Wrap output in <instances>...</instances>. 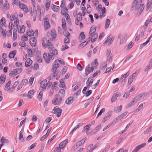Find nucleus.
I'll return each mask as SVG.
<instances>
[{
	"label": "nucleus",
	"instance_id": "45",
	"mask_svg": "<svg viewBox=\"0 0 152 152\" xmlns=\"http://www.w3.org/2000/svg\"><path fill=\"white\" fill-rule=\"evenodd\" d=\"M17 75L20 73L22 70V68H17L15 69H14Z\"/></svg>",
	"mask_w": 152,
	"mask_h": 152
},
{
	"label": "nucleus",
	"instance_id": "23",
	"mask_svg": "<svg viewBox=\"0 0 152 152\" xmlns=\"http://www.w3.org/2000/svg\"><path fill=\"white\" fill-rule=\"evenodd\" d=\"M73 98L70 97L68 98L66 101V103L69 105L72 104L74 101Z\"/></svg>",
	"mask_w": 152,
	"mask_h": 152
},
{
	"label": "nucleus",
	"instance_id": "59",
	"mask_svg": "<svg viewBox=\"0 0 152 152\" xmlns=\"http://www.w3.org/2000/svg\"><path fill=\"white\" fill-rule=\"evenodd\" d=\"M64 15L66 20H68L69 22H71V19L70 18V16L68 13H66Z\"/></svg>",
	"mask_w": 152,
	"mask_h": 152
},
{
	"label": "nucleus",
	"instance_id": "9",
	"mask_svg": "<svg viewBox=\"0 0 152 152\" xmlns=\"http://www.w3.org/2000/svg\"><path fill=\"white\" fill-rule=\"evenodd\" d=\"M62 100V98L59 97V98H55L52 100L53 103L54 105H56L61 103Z\"/></svg>",
	"mask_w": 152,
	"mask_h": 152
},
{
	"label": "nucleus",
	"instance_id": "1",
	"mask_svg": "<svg viewBox=\"0 0 152 152\" xmlns=\"http://www.w3.org/2000/svg\"><path fill=\"white\" fill-rule=\"evenodd\" d=\"M142 0H134L132 4V8L136 11H137V14L140 15L142 12L144 7V4H142Z\"/></svg>",
	"mask_w": 152,
	"mask_h": 152
},
{
	"label": "nucleus",
	"instance_id": "34",
	"mask_svg": "<svg viewBox=\"0 0 152 152\" xmlns=\"http://www.w3.org/2000/svg\"><path fill=\"white\" fill-rule=\"evenodd\" d=\"M62 27L63 29L65 30L66 28V23L64 18H62Z\"/></svg>",
	"mask_w": 152,
	"mask_h": 152
},
{
	"label": "nucleus",
	"instance_id": "19",
	"mask_svg": "<svg viewBox=\"0 0 152 152\" xmlns=\"http://www.w3.org/2000/svg\"><path fill=\"white\" fill-rule=\"evenodd\" d=\"M68 142V140L67 139L62 142L59 144V146L60 148L63 149L66 145Z\"/></svg>",
	"mask_w": 152,
	"mask_h": 152
},
{
	"label": "nucleus",
	"instance_id": "28",
	"mask_svg": "<svg viewBox=\"0 0 152 152\" xmlns=\"http://www.w3.org/2000/svg\"><path fill=\"white\" fill-rule=\"evenodd\" d=\"M129 72H127L126 74L123 75L120 79V80L121 81H123L125 80V78L129 75Z\"/></svg>",
	"mask_w": 152,
	"mask_h": 152
},
{
	"label": "nucleus",
	"instance_id": "35",
	"mask_svg": "<svg viewBox=\"0 0 152 152\" xmlns=\"http://www.w3.org/2000/svg\"><path fill=\"white\" fill-rule=\"evenodd\" d=\"M50 5V1L49 0H46L45 8L46 10H48Z\"/></svg>",
	"mask_w": 152,
	"mask_h": 152
},
{
	"label": "nucleus",
	"instance_id": "44",
	"mask_svg": "<svg viewBox=\"0 0 152 152\" xmlns=\"http://www.w3.org/2000/svg\"><path fill=\"white\" fill-rule=\"evenodd\" d=\"M67 67L66 66H64L62 69V70L60 72L61 74L62 75H64V74L67 71Z\"/></svg>",
	"mask_w": 152,
	"mask_h": 152
},
{
	"label": "nucleus",
	"instance_id": "58",
	"mask_svg": "<svg viewBox=\"0 0 152 152\" xmlns=\"http://www.w3.org/2000/svg\"><path fill=\"white\" fill-rule=\"evenodd\" d=\"M82 145V142H80V141H79L77 142L76 145H74V148H75L76 147V148H77V147H79Z\"/></svg>",
	"mask_w": 152,
	"mask_h": 152
},
{
	"label": "nucleus",
	"instance_id": "60",
	"mask_svg": "<svg viewBox=\"0 0 152 152\" xmlns=\"http://www.w3.org/2000/svg\"><path fill=\"white\" fill-rule=\"evenodd\" d=\"M77 17L76 18H78V20H82V14L81 13L79 12V13L77 15Z\"/></svg>",
	"mask_w": 152,
	"mask_h": 152
},
{
	"label": "nucleus",
	"instance_id": "10",
	"mask_svg": "<svg viewBox=\"0 0 152 152\" xmlns=\"http://www.w3.org/2000/svg\"><path fill=\"white\" fill-rule=\"evenodd\" d=\"M146 145V143H143L137 146L132 152H137L141 148L144 147Z\"/></svg>",
	"mask_w": 152,
	"mask_h": 152
},
{
	"label": "nucleus",
	"instance_id": "63",
	"mask_svg": "<svg viewBox=\"0 0 152 152\" xmlns=\"http://www.w3.org/2000/svg\"><path fill=\"white\" fill-rule=\"evenodd\" d=\"M69 39L68 37H65L64 39V42L65 45L69 43Z\"/></svg>",
	"mask_w": 152,
	"mask_h": 152
},
{
	"label": "nucleus",
	"instance_id": "11",
	"mask_svg": "<svg viewBox=\"0 0 152 152\" xmlns=\"http://www.w3.org/2000/svg\"><path fill=\"white\" fill-rule=\"evenodd\" d=\"M137 101V99L135 97L132 99L131 102L128 104V105L126 106V108H128L133 106L134 104L136 103Z\"/></svg>",
	"mask_w": 152,
	"mask_h": 152
},
{
	"label": "nucleus",
	"instance_id": "31",
	"mask_svg": "<svg viewBox=\"0 0 152 152\" xmlns=\"http://www.w3.org/2000/svg\"><path fill=\"white\" fill-rule=\"evenodd\" d=\"M27 34L28 35L29 37L33 36L34 34V33L33 31L31 29H28L27 31Z\"/></svg>",
	"mask_w": 152,
	"mask_h": 152
},
{
	"label": "nucleus",
	"instance_id": "57",
	"mask_svg": "<svg viewBox=\"0 0 152 152\" xmlns=\"http://www.w3.org/2000/svg\"><path fill=\"white\" fill-rule=\"evenodd\" d=\"M19 81L18 80L16 81L12 85V88L13 89H14L16 87L18 84Z\"/></svg>",
	"mask_w": 152,
	"mask_h": 152
},
{
	"label": "nucleus",
	"instance_id": "20",
	"mask_svg": "<svg viewBox=\"0 0 152 152\" xmlns=\"http://www.w3.org/2000/svg\"><path fill=\"white\" fill-rule=\"evenodd\" d=\"M46 43H47L48 47L49 50L54 48V46L53 44L49 40L46 41Z\"/></svg>",
	"mask_w": 152,
	"mask_h": 152
},
{
	"label": "nucleus",
	"instance_id": "38",
	"mask_svg": "<svg viewBox=\"0 0 152 152\" xmlns=\"http://www.w3.org/2000/svg\"><path fill=\"white\" fill-rule=\"evenodd\" d=\"M59 6H56L54 5H53V7L52 8V10L55 12H57L59 10Z\"/></svg>",
	"mask_w": 152,
	"mask_h": 152
},
{
	"label": "nucleus",
	"instance_id": "12",
	"mask_svg": "<svg viewBox=\"0 0 152 152\" xmlns=\"http://www.w3.org/2000/svg\"><path fill=\"white\" fill-rule=\"evenodd\" d=\"M19 8L23 10L25 12L27 13L28 12V10L27 7L23 4H20L19 5Z\"/></svg>",
	"mask_w": 152,
	"mask_h": 152
},
{
	"label": "nucleus",
	"instance_id": "7",
	"mask_svg": "<svg viewBox=\"0 0 152 152\" xmlns=\"http://www.w3.org/2000/svg\"><path fill=\"white\" fill-rule=\"evenodd\" d=\"M43 57L45 60V61L48 63H49L51 59H54V58H52V56H49V54H48V56L47 54L46 53H45L43 55Z\"/></svg>",
	"mask_w": 152,
	"mask_h": 152
},
{
	"label": "nucleus",
	"instance_id": "37",
	"mask_svg": "<svg viewBox=\"0 0 152 152\" xmlns=\"http://www.w3.org/2000/svg\"><path fill=\"white\" fill-rule=\"evenodd\" d=\"M19 139L23 142L24 141V139L22 134V132L21 131H20L19 132Z\"/></svg>",
	"mask_w": 152,
	"mask_h": 152
},
{
	"label": "nucleus",
	"instance_id": "32",
	"mask_svg": "<svg viewBox=\"0 0 152 152\" xmlns=\"http://www.w3.org/2000/svg\"><path fill=\"white\" fill-rule=\"evenodd\" d=\"M122 106L121 105L118 107H117L114 108V111L116 113H118L120 112L122 109Z\"/></svg>",
	"mask_w": 152,
	"mask_h": 152
},
{
	"label": "nucleus",
	"instance_id": "21",
	"mask_svg": "<svg viewBox=\"0 0 152 152\" xmlns=\"http://www.w3.org/2000/svg\"><path fill=\"white\" fill-rule=\"evenodd\" d=\"M34 94V91L33 90L29 91L28 93V99H31Z\"/></svg>",
	"mask_w": 152,
	"mask_h": 152
},
{
	"label": "nucleus",
	"instance_id": "4",
	"mask_svg": "<svg viewBox=\"0 0 152 152\" xmlns=\"http://www.w3.org/2000/svg\"><path fill=\"white\" fill-rule=\"evenodd\" d=\"M48 54L50 57L51 56L52 58H54L55 56L58 55V52L56 49H53L49 50Z\"/></svg>",
	"mask_w": 152,
	"mask_h": 152
},
{
	"label": "nucleus",
	"instance_id": "49",
	"mask_svg": "<svg viewBox=\"0 0 152 152\" xmlns=\"http://www.w3.org/2000/svg\"><path fill=\"white\" fill-rule=\"evenodd\" d=\"M14 23L16 25V28H18V24H19V20L18 17L15 18Z\"/></svg>",
	"mask_w": 152,
	"mask_h": 152
},
{
	"label": "nucleus",
	"instance_id": "2",
	"mask_svg": "<svg viewBox=\"0 0 152 152\" xmlns=\"http://www.w3.org/2000/svg\"><path fill=\"white\" fill-rule=\"evenodd\" d=\"M98 65V63L97 61V59H95L94 62L92 63L91 67H89V65H88L87 67H86L85 69L86 75H87L91 72H93L94 69L96 68V66Z\"/></svg>",
	"mask_w": 152,
	"mask_h": 152
},
{
	"label": "nucleus",
	"instance_id": "64",
	"mask_svg": "<svg viewBox=\"0 0 152 152\" xmlns=\"http://www.w3.org/2000/svg\"><path fill=\"white\" fill-rule=\"evenodd\" d=\"M128 150L127 149L124 150L123 148H121L119 149L117 152H127Z\"/></svg>",
	"mask_w": 152,
	"mask_h": 152
},
{
	"label": "nucleus",
	"instance_id": "52",
	"mask_svg": "<svg viewBox=\"0 0 152 152\" xmlns=\"http://www.w3.org/2000/svg\"><path fill=\"white\" fill-rule=\"evenodd\" d=\"M47 41L46 39L44 37L42 39V45L45 48H46L47 46V44L46 43V41Z\"/></svg>",
	"mask_w": 152,
	"mask_h": 152
},
{
	"label": "nucleus",
	"instance_id": "54",
	"mask_svg": "<svg viewBox=\"0 0 152 152\" xmlns=\"http://www.w3.org/2000/svg\"><path fill=\"white\" fill-rule=\"evenodd\" d=\"M107 66V64L105 62H102L100 68L102 69H105Z\"/></svg>",
	"mask_w": 152,
	"mask_h": 152
},
{
	"label": "nucleus",
	"instance_id": "27",
	"mask_svg": "<svg viewBox=\"0 0 152 152\" xmlns=\"http://www.w3.org/2000/svg\"><path fill=\"white\" fill-rule=\"evenodd\" d=\"M11 81L10 80L6 84L4 88V90L5 91H8L10 88V85L11 83Z\"/></svg>",
	"mask_w": 152,
	"mask_h": 152
},
{
	"label": "nucleus",
	"instance_id": "47",
	"mask_svg": "<svg viewBox=\"0 0 152 152\" xmlns=\"http://www.w3.org/2000/svg\"><path fill=\"white\" fill-rule=\"evenodd\" d=\"M99 81L100 79L98 80L97 81L96 83L92 86L91 88L92 89H95L97 86L99 82Z\"/></svg>",
	"mask_w": 152,
	"mask_h": 152
},
{
	"label": "nucleus",
	"instance_id": "18",
	"mask_svg": "<svg viewBox=\"0 0 152 152\" xmlns=\"http://www.w3.org/2000/svg\"><path fill=\"white\" fill-rule=\"evenodd\" d=\"M127 112L126 111L124 113L122 114L117 116L116 118V120L117 122L120 120L122 118L124 117L127 114Z\"/></svg>",
	"mask_w": 152,
	"mask_h": 152
},
{
	"label": "nucleus",
	"instance_id": "43",
	"mask_svg": "<svg viewBox=\"0 0 152 152\" xmlns=\"http://www.w3.org/2000/svg\"><path fill=\"white\" fill-rule=\"evenodd\" d=\"M42 95L43 93L42 92H40L39 94L38 95L37 99L40 101H41L42 100Z\"/></svg>",
	"mask_w": 152,
	"mask_h": 152
},
{
	"label": "nucleus",
	"instance_id": "51",
	"mask_svg": "<svg viewBox=\"0 0 152 152\" xmlns=\"http://www.w3.org/2000/svg\"><path fill=\"white\" fill-rule=\"evenodd\" d=\"M133 43L131 42L129 44H128L126 50H129L132 48L133 45Z\"/></svg>",
	"mask_w": 152,
	"mask_h": 152
},
{
	"label": "nucleus",
	"instance_id": "3",
	"mask_svg": "<svg viewBox=\"0 0 152 152\" xmlns=\"http://www.w3.org/2000/svg\"><path fill=\"white\" fill-rule=\"evenodd\" d=\"M53 110L54 112V114L57 113V117H60L62 111V109L58 107H56L54 108Z\"/></svg>",
	"mask_w": 152,
	"mask_h": 152
},
{
	"label": "nucleus",
	"instance_id": "40",
	"mask_svg": "<svg viewBox=\"0 0 152 152\" xmlns=\"http://www.w3.org/2000/svg\"><path fill=\"white\" fill-rule=\"evenodd\" d=\"M25 28L24 25H22L21 27L20 28V30L18 29V31L19 33H23L25 31Z\"/></svg>",
	"mask_w": 152,
	"mask_h": 152
},
{
	"label": "nucleus",
	"instance_id": "53",
	"mask_svg": "<svg viewBox=\"0 0 152 152\" xmlns=\"http://www.w3.org/2000/svg\"><path fill=\"white\" fill-rule=\"evenodd\" d=\"M77 69L80 71H81L83 70V68L79 63H78L77 64Z\"/></svg>",
	"mask_w": 152,
	"mask_h": 152
},
{
	"label": "nucleus",
	"instance_id": "62",
	"mask_svg": "<svg viewBox=\"0 0 152 152\" xmlns=\"http://www.w3.org/2000/svg\"><path fill=\"white\" fill-rule=\"evenodd\" d=\"M152 3V0H148L147 4V7L149 8L151 6Z\"/></svg>",
	"mask_w": 152,
	"mask_h": 152
},
{
	"label": "nucleus",
	"instance_id": "36",
	"mask_svg": "<svg viewBox=\"0 0 152 152\" xmlns=\"http://www.w3.org/2000/svg\"><path fill=\"white\" fill-rule=\"evenodd\" d=\"M125 39V35H122L121 38V39L120 41V45H122L124 43Z\"/></svg>",
	"mask_w": 152,
	"mask_h": 152
},
{
	"label": "nucleus",
	"instance_id": "42",
	"mask_svg": "<svg viewBox=\"0 0 152 152\" xmlns=\"http://www.w3.org/2000/svg\"><path fill=\"white\" fill-rule=\"evenodd\" d=\"M50 27V25L49 22H47L44 23V28L45 30H47Z\"/></svg>",
	"mask_w": 152,
	"mask_h": 152
},
{
	"label": "nucleus",
	"instance_id": "5",
	"mask_svg": "<svg viewBox=\"0 0 152 152\" xmlns=\"http://www.w3.org/2000/svg\"><path fill=\"white\" fill-rule=\"evenodd\" d=\"M112 113V111H110L106 114L102 120V122L103 123H104L106 121L108 120L110 118Z\"/></svg>",
	"mask_w": 152,
	"mask_h": 152
},
{
	"label": "nucleus",
	"instance_id": "30",
	"mask_svg": "<svg viewBox=\"0 0 152 152\" xmlns=\"http://www.w3.org/2000/svg\"><path fill=\"white\" fill-rule=\"evenodd\" d=\"M16 51L15 50H14L11 52L9 55V57L11 58L14 57L15 55H16Z\"/></svg>",
	"mask_w": 152,
	"mask_h": 152
},
{
	"label": "nucleus",
	"instance_id": "41",
	"mask_svg": "<svg viewBox=\"0 0 152 152\" xmlns=\"http://www.w3.org/2000/svg\"><path fill=\"white\" fill-rule=\"evenodd\" d=\"M28 82V80L26 79H25L22 80V81L20 83V84L21 85L23 86L26 85V84H27Z\"/></svg>",
	"mask_w": 152,
	"mask_h": 152
},
{
	"label": "nucleus",
	"instance_id": "6",
	"mask_svg": "<svg viewBox=\"0 0 152 152\" xmlns=\"http://www.w3.org/2000/svg\"><path fill=\"white\" fill-rule=\"evenodd\" d=\"M148 94L147 92H142L138 95L137 96L135 97L137 99L138 101L141 99H143Z\"/></svg>",
	"mask_w": 152,
	"mask_h": 152
},
{
	"label": "nucleus",
	"instance_id": "13",
	"mask_svg": "<svg viewBox=\"0 0 152 152\" xmlns=\"http://www.w3.org/2000/svg\"><path fill=\"white\" fill-rule=\"evenodd\" d=\"M30 43L32 47H34L36 44L37 40L36 38L34 37L30 38Z\"/></svg>",
	"mask_w": 152,
	"mask_h": 152
},
{
	"label": "nucleus",
	"instance_id": "26",
	"mask_svg": "<svg viewBox=\"0 0 152 152\" xmlns=\"http://www.w3.org/2000/svg\"><path fill=\"white\" fill-rule=\"evenodd\" d=\"M96 28L95 27H91L90 29V32L89 33V35L91 36L96 31Z\"/></svg>",
	"mask_w": 152,
	"mask_h": 152
},
{
	"label": "nucleus",
	"instance_id": "22",
	"mask_svg": "<svg viewBox=\"0 0 152 152\" xmlns=\"http://www.w3.org/2000/svg\"><path fill=\"white\" fill-rule=\"evenodd\" d=\"M32 63V61L30 58H28L25 62V66L26 67L29 66Z\"/></svg>",
	"mask_w": 152,
	"mask_h": 152
},
{
	"label": "nucleus",
	"instance_id": "15",
	"mask_svg": "<svg viewBox=\"0 0 152 152\" xmlns=\"http://www.w3.org/2000/svg\"><path fill=\"white\" fill-rule=\"evenodd\" d=\"M48 78H47L45 79L44 80L42 81L40 84V86L44 90H45L46 88V83L47 82H48Z\"/></svg>",
	"mask_w": 152,
	"mask_h": 152
},
{
	"label": "nucleus",
	"instance_id": "25",
	"mask_svg": "<svg viewBox=\"0 0 152 152\" xmlns=\"http://www.w3.org/2000/svg\"><path fill=\"white\" fill-rule=\"evenodd\" d=\"M58 92L59 94V95L60 96V97L62 98L64 97L65 92L64 90L62 89H60L59 91Z\"/></svg>",
	"mask_w": 152,
	"mask_h": 152
},
{
	"label": "nucleus",
	"instance_id": "46",
	"mask_svg": "<svg viewBox=\"0 0 152 152\" xmlns=\"http://www.w3.org/2000/svg\"><path fill=\"white\" fill-rule=\"evenodd\" d=\"M16 75L17 74L16 73H15V72L14 70H13L12 71H11L9 74V76L11 77H13Z\"/></svg>",
	"mask_w": 152,
	"mask_h": 152
},
{
	"label": "nucleus",
	"instance_id": "16",
	"mask_svg": "<svg viewBox=\"0 0 152 152\" xmlns=\"http://www.w3.org/2000/svg\"><path fill=\"white\" fill-rule=\"evenodd\" d=\"M58 72L57 71H55V72L52 73L48 77V82H49L51 80V79H53L55 78V77L57 76L58 74Z\"/></svg>",
	"mask_w": 152,
	"mask_h": 152
},
{
	"label": "nucleus",
	"instance_id": "14",
	"mask_svg": "<svg viewBox=\"0 0 152 152\" xmlns=\"http://www.w3.org/2000/svg\"><path fill=\"white\" fill-rule=\"evenodd\" d=\"M90 37H89L87 38L86 40L84 42L82 43L79 45V49H81L84 46H85L90 41Z\"/></svg>",
	"mask_w": 152,
	"mask_h": 152
},
{
	"label": "nucleus",
	"instance_id": "8",
	"mask_svg": "<svg viewBox=\"0 0 152 152\" xmlns=\"http://www.w3.org/2000/svg\"><path fill=\"white\" fill-rule=\"evenodd\" d=\"M59 66V64L57 60H56L53 64V67L51 69V71L53 72L56 71Z\"/></svg>",
	"mask_w": 152,
	"mask_h": 152
},
{
	"label": "nucleus",
	"instance_id": "33",
	"mask_svg": "<svg viewBox=\"0 0 152 152\" xmlns=\"http://www.w3.org/2000/svg\"><path fill=\"white\" fill-rule=\"evenodd\" d=\"M110 24V20L108 19H107L106 20L105 28V29L109 27Z\"/></svg>",
	"mask_w": 152,
	"mask_h": 152
},
{
	"label": "nucleus",
	"instance_id": "50",
	"mask_svg": "<svg viewBox=\"0 0 152 152\" xmlns=\"http://www.w3.org/2000/svg\"><path fill=\"white\" fill-rule=\"evenodd\" d=\"M68 12L67 10L66 7H65L61 11V13H62L63 15L67 13Z\"/></svg>",
	"mask_w": 152,
	"mask_h": 152
},
{
	"label": "nucleus",
	"instance_id": "24",
	"mask_svg": "<svg viewBox=\"0 0 152 152\" xmlns=\"http://www.w3.org/2000/svg\"><path fill=\"white\" fill-rule=\"evenodd\" d=\"M111 51L110 49H108L107 50L106 56L107 58V59L109 60L112 58V54H111Z\"/></svg>",
	"mask_w": 152,
	"mask_h": 152
},
{
	"label": "nucleus",
	"instance_id": "48",
	"mask_svg": "<svg viewBox=\"0 0 152 152\" xmlns=\"http://www.w3.org/2000/svg\"><path fill=\"white\" fill-rule=\"evenodd\" d=\"M152 130V126H150L145 131H144V132L145 134H147L149 132H150Z\"/></svg>",
	"mask_w": 152,
	"mask_h": 152
},
{
	"label": "nucleus",
	"instance_id": "29",
	"mask_svg": "<svg viewBox=\"0 0 152 152\" xmlns=\"http://www.w3.org/2000/svg\"><path fill=\"white\" fill-rule=\"evenodd\" d=\"M51 35L52 36V38L50 39L52 41L56 36V32L54 30L52 31L51 32Z\"/></svg>",
	"mask_w": 152,
	"mask_h": 152
},
{
	"label": "nucleus",
	"instance_id": "61",
	"mask_svg": "<svg viewBox=\"0 0 152 152\" xmlns=\"http://www.w3.org/2000/svg\"><path fill=\"white\" fill-rule=\"evenodd\" d=\"M80 37L82 40L84 39L85 38V35L83 32H81L80 34Z\"/></svg>",
	"mask_w": 152,
	"mask_h": 152
},
{
	"label": "nucleus",
	"instance_id": "17",
	"mask_svg": "<svg viewBox=\"0 0 152 152\" xmlns=\"http://www.w3.org/2000/svg\"><path fill=\"white\" fill-rule=\"evenodd\" d=\"M94 79L93 77H90L87 80L86 84L87 87H89L91 86V84L93 82Z\"/></svg>",
	"mask_w": 152,
	"mask_h": 152
},
{
	"label": "nucleus",
	"instance_id": "39",
	"mask_svg": "<svg viewBox=\"0 0 152 152\" xmlns=\"http://www.w3.org/2000/svg\"><path fill=\"white\" fill-rule=\"evenodd\" d=\"M26 43L24 41L22 40L21 41L19 42V45L22 47H25V48H27L28 46L25 45Z\"/></svg>",
	"mask_w": 152,
	"mask_h": 152
},
{
	"label": "nucleus",
	"instance_id": "55",
	"mask_svg": "<svg viewBox=\"0 0 152 152\" xmlns=\"http://www.w3.org/2000/svg\"><path fill=\"white\" fill-rule=\"evenodd\" d=\"M28 56L29 57H31L32 55V51L31 49L29 48L28 50Z\"/></svg>",
	"mask_w": 152,
	"mask_h": 152
},
{
	"label": "nucleus",
	"instance_id": "56",
	"mask_svg": "<svg viewBox=\"0 0 152 152\" xmlns=\"http://www.w3.org/2000/svg\"><path fill=\"white\" fill-rule=\"evenodd\" d=\"M117 97L115 96V94H114L113 95L111 99V102H113L116 100L117 99Z\"/></svg>",
	"mask_w": 152,
	"mask_h": 152
}]
</instances>
